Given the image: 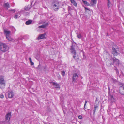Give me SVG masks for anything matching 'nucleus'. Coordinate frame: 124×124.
I'll return each mask as SVG.
<instances>
[{"label": "nucleus", "mask_w": 124, "mask_h": 124, "mask_svg": "<svg viewBox=\"0 0 124 124\" xmlns=\"http://www.w3.org/2000/svg\"><path fill=\"white\" fill-rule=\"evenodd\" d=\"M4 95L2 94H1L0 95V97L1 98H4Z\"/></svg>", "instance_id": "c9c22d12"}, {"label": "nucleus", "mask_w": 124, "mask_h": 124, "mask_svg": "<svg viewBox=\"0 0 124 124\" xmlns=\"http://www.w3.org/2000/svg\"><path fill=\"white\" fill-rule=\"evenodd\" d=\"M85 9L86 10H89L88 8H86V7H85Z\"/></svg>", "instance_id": "a19ab883"}, {"label": "nucleus", "mask_w": 124, "mask_h": 124, "mask_svg": "<svg viewBox=\"0 0 124 124\" xmlns=\"http://www.w3.org/2000/svg\"><path fill=\"white\" fill-rule=\"evenodd\" d=\"M31 4H31V5H29L27 6H25L24 8L25 10L26 11L29 10L31 7Z\"/></svg>", "instance_id": "f3484780"}, {"label": "nucleus", "mask_w": 124, "mask_h": 124, "mask_svg": "<svg viewBox=\"0 0 124 124\" xmlns=\"http://www.w3.org/2000/svg\"><path fill=\"white\" fill-rule=\"evenodd\" d=\"M109 98L110 99L112 102H114L115 101V100L114 98H113V97L112 95H111L109 97Z\"/></svg>", "instance_id": "5701e85b"}, {"label": "nucleus", "mask_w": 124, "mask_h": 124, "mask_svg": "<svg viewBox=\"0 0 124 124\" xmlns=\"http://www.w3.org/2000/svg\"><path fill=\"white\" fill-rule=\"evenodd\" d=\"M48 25V23H47L44 25L40 26H39L38 28H45Z\"/></svg>", "instance_id": "a211bd4d"}, {"label": "nucleus", "mask_w": 124, "mask_h": 124, "mask_svg": "<svg viewBox=\"0 0 124 124\" xmlns=\"http://www.w3.org/2000/svg\"><path fill=\"white\" fill-rule=\"evenodd\" d=\"M77 37L79 39H80L82 37V36L80 34H78V33H77Z\"/></svg>", "instance_id": "c85d7f7f"}, {"label": "nucleus", "mask_w": 124, "mask_h": 124, "mask_svg": "<svg viewBox=\"0 0 124 124\" xmlns=\"http://www.w3.org/2000/svg\"><path fill=\"white\" fill-rule=\"evenodd\" d=\"M52 84L53 85L56 86V88H59V85L57 83H55V82H53V83Z\"/></svg>", "instance_id": "b1692460"}, {"label": "nucleus", "mask_w": 124, "mask_h": 124, "mask_svg": "<svg viewBox=\"0 0 124 124\" xmlns=\"http://www.w3.org/2000/svg\"><path fill=\"white\" fill-rule=\"evenodd\" d=\"M96 0H91L90 2V4L92 6H94L96 3Z\"/></svg>", "instance_id": "dca6fc26"}, {"label": "nucleus", "mask_w": 124, "mask_h": 124, "mask_svg": "<svg viewBox=\"0 0 124 124\" xmlns=\"http://www.w3.org/2000/svg\"><path fill=\"white\" fill-rule=\"evenodd\" d=\"M6 81L4 80V76L2 75L0 76V88L3 89L5 86Z\"/></svg>", "instance_id": "f03ea898"}, {"label": "nucleus", "mask_w": 124, "mask_h": 124, "mask_svg": "<svg viewBox=\"0 0 124 124\" xmlns=\"http://www.w3.org/2000/svg\"><path fill=\"white\" fill-rule=\"evenodd\" d=\"M65 72L64 71H61V74L63 76H64L65 74Z\"/></svg>", "instance_id": "c756f323"}, {"label": "nucleus", "mask_w": 124, "mask_h": 124, "mask_svg": "<svg viewBox=\"0 0 124 124\" xmlns=\"http://www.w3.org/2000/svg\"><path fill=\"white\" fill-rule=\"evenodd\" d=\"M29 60L30 61V62L31 65H34V63L32 61L31 58L30 57H29Z\"/></svg>", "instance_id": "cd10ccee"}, {"label": "nucleus", "mask_w": 124, "mask_h": 124, "mask_svg": "<svg viewBox=\"0 0 124 124\" xmlns=\"http://www.w3.org/2000/svg\"><path fill=\"white\" fill-rule=\"evenodd\" d=\"M21 12H18L14 16V18L15 19H17L19 18L21 16Z\"/></svg>", "instance_id": "ddd939ff"}, {"label": "nucleus", "mask_w": 124, "mask_h": 124, "mask_svg": "<svg viewBox=\"0 0 124 124\" xmlns=\"http://www.w3.org/2000/svg\"><path fill=\"white\" fill-rule=\"evenodd\" d=\"M52 6L55 10H57L60 7L59 3L57 1H54L52 3Z\"/></svg>", "instance_id": "20e7f679"}, {"label": "nucleus", "mask_w": 124, "mask_h": 124, "mask_svg": "<svg viewBox=\"0 0 124 124\" xmlns=\"http://www.w3.org/2000/svg\"><path fill=\"white\" fill-rule=\"evenodd\" d=\"M112 59L113 60V63H116L117 65H119V60L118 59H116L115 57H114L113 59Z\"/></svg>", "instance_id": "f8f14e48"}, {"label": "nucleus", "mask_w": 124, "mask_h": 124, "mask_svg": "<svg viewBox=\"0 0 124 124\" xmlns=\"http://www.w3.org/2000/svg\"><path fill=\"white\" fill-rule=\"evenodd\" d=\"M68 13H69V14L71 15V11L73 10L72 8L70 6H68Z\"/></svg>", "instance_id": "6ab92c4d"}, {"label": "nucleus", "mask_w": 124, "mask_h": 124, "mask_svg": "<svg viewBox=\"0 0 124 124\" xmlns=\"http://www.w3.org/2000/svg\"><path fill=\"white\" fill-rule=\"evenodd\" d=\"M114 69L116 70V71L118 70L117 68L115 67H114Z\"/></svg>", "instance_id": "4c0bfd02"}, {"label": "nucleus", "mask_w": 124, "mask_h": 124, "mask_svg": "<svg viewBox=\"0 0 124 124\" xmlns=\"http://www.w3.org/2000/svg\"><path fill=\"white\" fill-rule=\"evenodd\" d=\"M116 71V73L117 75H119V71H118V70H117Z\"/></svg>", "instance_id": "e433bc0d"}, {"label": "nucleus", "mask_w": 124, "mask_h": 124, "mask_svg": "<svg viewBox=\"0 0 124 124\" xmlns=\"http://www.w3.org/2000/svg\"><path fill=\"white\" fill-rule=\"evenodd\" d=\"M79 74V71L78 70H77L72 74V81L75 83L77 82V80L78 77V75Z\"/></svg>", "instance_id": "7ed1b4c3"}, {"label": "nucleus", "mask_w": 124, "mask_h": 124, "mask_svg": "<svg viewBox=\"0 0 124 124\" xmlns=\"http://www.w3.org/2000/svg\"><path fill=\"white\" fill-rule=\"evenodd\" d=\"M72 4H73V5L74 6H75L76 7L77 5V4L75 1V2H74Z\"/></svg>", "instance_id": "7c9ffc66"}, {"label": "nucleus", "mask_w": 124, "mask_h": 124, "mask_svg": "<svg viewBox=\"0 0 124 124\" xmlns=\"http://www.w3.org/2000/svg\"><path fill=\"white\" fill-rule=\"evenodd\" d=\"M3 6L5 8L7 9H8L10 7V5L8 2L4 3L3 5Z\"/></svg>", "instance_id": "4468645a"}, {"label": "nucleus", "mask_w": 124, "mask_h": 124, "mask_svg": "<svg viewBox=\"0 0 124 124\" xmlns=\"http://www.w3.org/2000/svg\"><path fill=\"white\" fill-rule=\"evenodd\" d=\"M112 81L114 83H116L117 82V80H116L115 79H112Z\"/></svg>", "instance_id": "2f4dec72"}, {"label": "nucleus", "mask_w": 124, "mask_h": 124, "mask_svg": "<svg viewBox=\"0 0 124 124\" xmlns=\"http://www.w3.org/2000/svg\"><path fill=\"white\" fill-rule=\"evenodd\" d=\"M82 2L85 5L89 6L90 5L89 3L86 1L83 0Z\"/></svg>", "instance_id": "a878e982"}, {"label": "nucleus", "mask_w": 124, "mask_h": 124, "mask_svg": "<svg viewBox=\"0 0 124 124\" xmlns=\"http://www.w3.org/2000/svg\"><path fill=\"white\" fill-rule=\"evenodd\" d=\"M6 37L7 40L9 41H12L13 40V39L11 37L10 35L7 36Z\"/></svg>", "instance_id": "4be33fe9"}, {"label": "nucleus", "mask_w": 124, "mask_h": 124, "mask_svg": "<svg viewBox=\"0 0 124 124\" xmlns=\"http://www.w3.org/2000/svg\"><path fill=\"white\" fill-rule=\"evenodd\" d=\"M94 111L93 112V115H94L96 109H98V106H97V105H95L94 106Z\"/></svg>", "instance_id": "393cba45"}, {"label": "nucleus", "mask_w": 124, "mask_h": 124, "mask_svg": "<svg viewBox=\"0 0 124 124\" xmlns=\"http://www.w3.org/2000/svg\"><path fill=\"white\" fill-rule=\"evenodd\" d=\"M14 94L12 92H10L8 94V97L10 98H12Z\"/></svg>", "instance_id": "aec40b11"}, {"label": "nucleus", "mask_w": 124, "mask_h": 124, "mask_svg": "<svg viewBox=\"0 0 124 124\" xmlns=\"http://www.w3.org/2000/svg\"><path fill=\"white\" fill-rule=\"evenodd\" d=\"M11 116V112L9 113L6 115L5 116V119L7 122H9Z\"/></svg>", "instance_id": "0eeeda50"}, {"label": "nucleus", "mask_w": 124, "mask_h": 124, "mask_svg": "<svg viewBox=\"0 0 124 124\" xmlns=\"http://www.w3.org/2000/svg\"><path fill=\"white\" fill-rule=\"evenodd\" d=\"M32 22V20H30L26 22L25 24L27 25L30 24H31Z\"/></svg>", "instance_id": "412c9836"}, {"label": "nucleus", "mask_w": 124, "mask_h": 124, "mask_svg": "<svg viewBox=\"0 0 124 124\" xmlns=\"http://www.w3.org/2000/svg\"><path fill=\"white\" fill-rule=\"evenodd\" d=\"M106 53L104 55V57L106 59H107L108 60L112 59L111 57L108 53L106 51Z\"/></svg>", "instance_id": "9d476101"}, {"label": "nucleus", "mask_w": 124, "mask_h": 124, "mask_svg": "<svg viewBox=\"0 0 124 124\" xmlns=\"http://www.w3.org/2000/svg\"><path fill=\"white\" fill-rule=\"evenodd\" d=\"M107 6L108 7H110L111 6V4L109 0H108Z\"/></svg>", "instance_id": "bb28decb"}, {"label": "nucleus", "mask_w": 124, "mask_h": 124, "mask_svg": "<svg viewBox=\"0 0 124 124\" xmlns=\"http://www.w3.org/2000/svg\"><path fill=\"white\" fill-rule=\"evenodd\" d=\"M2 54V53L1 51H0V55H1Z\"/></svg>", "instance_id": "37998d69"}, {"label": "nucleus", "mask_w": 124, "mask_h": 124, "mask_svg": "<svg viewBox=\"0 0 124 124\" xmlns=\"http://www.w3.org/2000/svg\"><path fill=\"white\" fill-rule=\"evenodd\" d=\"M87 101H85V103L84 105V108H85V106L86 105V104L87 103Z\"/></svg>", "instance_id": "72a5a7b5"}, {"label": "nucleus", "mask_w": 124, "mask_h": 124, "mask_svg": "<svg viewBox=\"0 0 124 124\" xmlns=\"http://www.w3.org/2000/svg\"><path fill=\"white\" fill-rule=\"evenodd\" d=\"M46 33H45L44 34H41L39 35L38 38V39H40L46 38Z\"/></svg>", "instance_id": "6e6552de"}, {"label": "nucleus", "mask_w": 124, "mask_h": 124, "mask_svg": "<svg viewBox=\"0 0 124 124\" xmlns=\"http://www.w3.org/2000/svg\"><path fill=\"white\" fill-rule=\"evenodd\" d=\"M16 10L15 9H11V10H10V9H9L8 10L9 11H13V13H14L16 11Z\"/></svg>", "instance_id": "473e14b6"}, {"label": "nucleus", "mask_w": 124, "mask_h": 124, "mask_svg": "<svg viewBox=\"0 0 124 124\" xmlns=\"http://www.w3.org/2000/svg\"><path fill=\"white\" fill-rule=\"evenodd\" d=\"M9 49L8 47L5 43L0 42V49L2 51L5 52Z\"/></svg>", "instance_id": "f257e3e1"}, {"label": "nucleus", "mask_w": 124, "mask_h": 124, "mask_svg": "<svg viewBox=\"0 0 124 124\" xmlns=\"http://www.w3.org/2000/svg\"><path fill=\"white\" fill-rule=\"evenodd\" d=\"M111 62H109V60H108L106 62V65L108 66H110L111 65H113V60L112 59H111L110 60Z\"/></svg>", "instance_id": "9b49d317"}, {"label": "nucleus", "mask_w": 124, "mask_h": 124, "mask_svg": "<svg viewBox=\"0 0 124 124\" xmlns=\"http://www.w3.org/2000/svg\"><path fill=\"white\" fill-rule=\"evenodd\" d=\"M58 77L59 78H60L61 77L60 76V75L59 74H58Z\"/></svg>", "instance_id": "79ce46f5"}, {"label": "nucleus", "mask_w": 124, "mask_h": 124, "mask_svg": "<svg viewBox=\"0 0 124 124\" xmlns=\"http://www.w3.org/2000/svg\"><path fill=\"white\" fill-rule=\"evenodd\" d=\"M78 118L79 119H81L82 118V117L80 115H79L78 116Z\"/></svg>", "instance_id": "f704fd0d"}, {"label": "nucleus", "mask_w": 124, "mask_h": 124, "mask_svg": "<svg viewBox=\"0 0 124 124\" xmlns=\"http://www.w3.org/2000/svg\"><path fill=\"white\" fill-rule=\"evenodd\" d=\"M75 45H72L71 46L70 48V50L72 54H76V50L75 49Z\"/></svg>", "instance_id": "1a4fd4ad"}, {"label": "nucleus", "mask_w": 124, "mask_h": 124, "mask_svg": "<svg viewBox=\"0 0 124 124\" xmlns=\"http://www.w3.org/2000/svg\"><path fill=\"white\" fill-rule=\"evenodd\" d=\"M112 53L114 56H117L119 54V51L118 49L115 48L113 47L112 49Z\"/></svg>", "instance_id": "39448f33"}, {"label": "nucleus", "mask_w": 124, "mask_h": 124, "mask_svg": "<svg viewBox=\"0 0 124 124\" xmlns=\"http://www.w3.org/2000/svg\"><path fill=\"white\" fill-rule=\"evenodd\" d=\"M121 85L120 87L119 93L121 94L124 95V84L121 83Z\"/></svg>", "instance_id": "423d86ee"}, {"label": "nucleus", "mask_w": 124, "mask_h": 124, "mask_svg": "<svg viewBox=\"0 0 124 124\" xmlns=\"http://www.w3.org/2000/svg\"><path fill=\"white\" fill-rule=\"evenodd\" d=\"M74 54V56L73 57L75 59V58L76 57V54Z\"/></svg>", "instance_id": "ea45409f"}, {"label": "nucleus", "mask_w": 124, "mask_h": 124, "mask_svg": "<svg viewBox=\"0 0 124 124\" xmlns=\"http://www.w3.org/2000/svg\"><path fill=\"white\" fill-rule=\"evenodd\" d=\"M108 60H109V62H111V61L110 60V59L108 60Z\"/></svg>", "instance_id": "c03bdc74"}, {"label": "nucleus", "mask_w": 124, "mask_h": 124, "mask_svg": "<svg viewBox=\"0 0 124 124\" xmlns=\"http://www.w3.org/2000/svg\"><path fill=\"white\" fill-rule=\"evenodd\" d=\"M4 33L6 34V36H7L10 35L9 34L11 33V31H10L4 29Z\"/></svg>", "instance_id": "2eb2a0df"}, {"label": "nucleus", "mask_w": 124, "mask_h": 124, "mask_svg": "<svg viewBox=\"0 0 124 124\" xmlns=\"http://www.w3.org/2000/svg\"><path fill=\"white\" fill-rule=\"evenodd\" d=\"M71 2L72 3H73L75 2V1H74V0H71Z\"/></svg>", "instance_id": "58836bf2"}]
</instances>
